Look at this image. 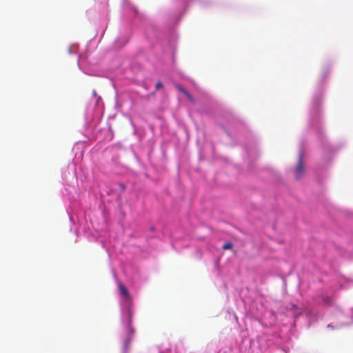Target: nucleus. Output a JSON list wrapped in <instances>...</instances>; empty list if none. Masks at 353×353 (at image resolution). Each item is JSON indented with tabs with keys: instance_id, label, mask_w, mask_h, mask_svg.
<instances>
[{
	"instance_id": "nucleus-1",
	"label": "nucleus",
	"mask_w": 353,
	"mask_h": 353,
	"mask_svg": "<svg viewBox=\"0 0 353 353\" xmlns=\"http://www.w3.org/2000/svg\"><path fill=\"white\" fill-rule=\"evenodd\" d=\"M295 176L300 179L304 173L303 157L301 153L299 155L298 163L294 170Z\"/></svg>"
},
{
	"instance_id": "nucleus-2",
	"label": "nucleus",
	"mask_w": 353,
	"mask_h": 353,
	"mask_svg": "<svg viewBox=\"0 0 353 353\" xmlns=\"http://www.w3.org/2000/svg\"><path fill=\"white\" fill-rule=\"evenodd\" d=\"M119 293L121 296L126 298L128 300L130 299V296L129 294V292L128 289L125 288V286L122 283H118Z\"/></svg>"
},
{
	"instance_id": "nucleus-3",
	"label": "nucleus",
	"mask_w": 353,
	"mask_h": 353,
	"mask_svg": "<svg viewBox=\"0 0 353 353\" xmlns=\"http://www.w3.org/2000/svg\"><path fill=\"white\" fill-rule=\"evenodd\" d=\"M232 247H233L232 243L226 242L223 245L222 248H223V250H229V249H231Z\"/></svg>"
},
{
	"instance_id": "nucleus-4",
	"label": "nucleus",
	"mask_w": 353,
	"mask_h": 353,
	"mask_svg": "<svg viewBox=\"0 0 353 353\" xmlns=\"http://www.w3.org/2000/svg\"><path fill=\"white\" fill-rule=\"evenodd\" d=\"M175 88L179 90L181 92L185 94V92H187V90L185 89H184L181 85H175Z\"/></svg>"
},
{
	"instance_id": "nucleus-5",
	"label": "nucleus",
	"mask_w": 353,
	"mask_h": 353,
	"mask_svg": "<svg viewBox=\"0 0 353 353\" xmlns=\"http://www.w3.org/2000/svg\"><path fill=\"white\" fill-rule=\"evenodd\" d=\"M184 94L187 97V98H188V99H189L192 103H194V99H193V97H192V95L190 94V92H188V91H187L186 92H185V94Z\"/></svg>"
},
{
	"instance_id": "nucleus-6",
	"label": "nucleus",
	"mask_w": 353,
	"mask_h": 353,
	"mask_svg": "<svg viewBox=\"0 0 353 353\" xmlns=\"http://www.w3.org/2000/svg\"><path fill=\"white\" fill-rule=\"evenodd\" d=\"M163 83L161 81H158L156 84V90L163 88Z\"/></svg>"
},
{
	"instance_id": "nucleus-7",
	"label": "nucleus",
	"mask_w": 353,
	"mask_h": 353,
	"mask_svg": "<svg viewBox=\"0 0 353 353\" xmlns=\"http://www.w3.org/2000/svg\"><path fill=\"white\" fill-rule=\"evenodd\" d=\"M121 188H124V185H121Z\"/></svg>"
}]
</instances>
